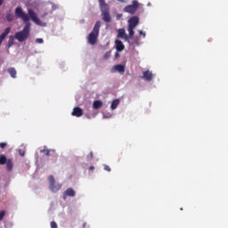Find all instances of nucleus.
<instances>
[{"label": "nucleus", "mask_w": 228, "mask_h": 228, "mask_svg": "<svg viewBox=\"0 0 228 228\" xmlns=\"http://www.w3.org/2000/svg\"><path fill=\"white\" fill-rule=\"evenodd\" d=\"M15 15L22 19V20L25 22L23 29L15 33V38L19 42H24L27 40V38H28L30 35L31 22H29V17L28 13H25L20 6H17V8H15Z\"/></svg>", "instance_id": "f257e3e1"}, {"label": "nucleus", "mask_w": 228, "mask_h": 228, "mask_svg": "<svg viewBox=\"0 0 228 228\" xmlns=\"http://www.w3.org/2000/svg\"><path fill=\"white\" fill-rule=\"evenodd\" d=\"M100 28H101V22L100 20H97L96 23L94 24V28H93V30L87 36V42L92 45H94L95 44H97L98 37L100 34Z\"/></svg>", "instance_id": "f03ea898"}, {"label": "nucleus", "mask_w": 228, "mask_h": 228, "mask_svg": "<svg viewBox=\"0 0 228 228\" xmlns=\"http://www.w3.org/2000/svg\"><path fill=\"white\" fill-rule=\"evenodd\" d=\"M139 8V1L134 0L133 1L132 4H128L127 6H125L124 11L127 13H135V12Z\"/></svg>", "instance_id": "7ed1b4c3"}, {"label": "nucleus", "mask_w": 228, "mask_h": 228, "mask_svg": "<svg viewBox=\"0 0 228 228\" xmlns=\"http://www.w3.org/2000/svg\"><path fill=\"white\" fill-rule=\"evenodd\" d=\"M49 182H50L49 188L52 191H58L59 190H61V184H60V183L56 184V181L53 175H49Z\"/></svg>", "instance_id": "20e7f679"}, {"label": "nucleus", "mask_w": 228, "mask_h": 228, "mask_svg": "<svg viewBox=\"0 0 228 228\" xmlns=\"http://www.w3.org/2000/svg\"><path fill=\"white\" fill-rule=\"evenodd\" d=\"M28 15H29L30 19H31L36 24L41 26L42 22H41L40 19H38V17H37L36 12H34V10H32L31 8H29V9L28 10Z\"/></svg>", "instance_id": "39448f33"}, {"label": "nucleus", "mask_w": 228, "mask_h": 228, "mask_svg": "<svg viewBox=\"0 0 228 228\" xmlns=\"http://www.w3.org/2000/svg\"><path fill=\"white\" fill-rule=\"evenodd\" d=\"M118 38H124L125 40H128V35H126V29L124 28L118 29Z\"/></svg>", "instance_id": "423d86ee"}, {"label": "nucleus", "mask_w": 228, "mask_h": 228, "mask_svg": "<svg viewBox=\"0 0 228 228\" xmlns=\"http://www.w3.org/2000/svg\"><path fill=\"white\" fill-rule=\"evenodd\" d=\"M142 77L146 81H151L153 79V74H152V72H151V70H144L142 72Z\"/></svg>", "instance_id": "0eeeda50"}, {"label": "nucleus", "mask_w": 228, "mask_h": 228, "mask_svg": "<svg viewBox=\"0 0 228 228\" xmlns=\"http://www.w3.org/2000/svg\"><path fill=\"white\" fill-rule=\"evenodd\" d=\"M128 22H131L133 31H134L136 26L139 24V17H131Z\"/></svg>", "instance_id": "6e6552de"}, {"label": "nucleus", "mask_w": 228, "mask_h": 228, "mask_svg": "<svg viewBox=\"0 0 228 228\" xmlns=\"http://www.w3.org/2000/svg\"><path fill=\"white\" fill-rule=\"evenodd\" d=\"M67 195L75 197L76 191L74 188H67V190L63 192V199H66Z\"/></svg>", "instance_id": "1a4fd4ad"}, {"label": "nucleus", "mask_w": 228, "mask_h": 228, "mask_svg": "<svg viewBox=\"0 0 228 228\" xmlns=\"http://www.w3.org/2000/svg\"><path fill=\"white\" fill-rule=\"evenodd\" d=\"M116 44V50L119 53L121 51H124L125 45L122 42V40H118V38L115 41Z\"/></svg>", "instance_id": "9d476101"}, {"label": "nucleus", "mask_w": 228, "mask_h": 228, "mask_svg": "<svg viewBox=\"0 0 228 228\" xmlns=\"http://www.w3.org/2000/svg\"><path fill=\"white\" fill-rule=\"evenodd\" d=\"M72 115L75 117H82L83 115L82 108H79V106H76L72 111Z\"/></svg>", "instance_id": "9b49d317"}, {"label": "nucleus", "mask_w": 228, "mask_h": 228, "mask_svg": "<svg viewBox=\"0 0 228 228\" xmlns=\"http://www.w3.org/2000/svg\"><path fill=\"white\" fill-rule=\"evenodd\" d=\"M10 31H11V28H6L4 31V33H2L0 35V45L3 42V40H4V38H6V37L10 34Z\"/></svg>", "instance_id": "f8f14e48"}, {"label": "nucleus", "mask_w": 228, "mask_h": 228, "mask_svg": "<svg viewBox=\"0 0 228 228\" xmlns=\"http://www.w3.org/2000/svg\"><path fill=\"white\" fill-rule=\"evenodd\" d=\"M103 20L105 22H111V17H110V6L109 5H108L107 10L105 12Z\"/></svg>", "instance_id": "ddd939ff"}, {"label": "nucleus", "mask_w": 228, "mask_h": 228, "mask_svg": "<svg viewBox=\"0 0 228 228\" xmlns=\"http://www.w3.org/2000/svg\"><path fill=\"white\" fill-rule=\"evenodd\" d=\"M102 106H103L102 101L96 100V101H94L93 102V108H94V110H99L100 108H102Z\"/></svg>", "instance_id": "4468645a"}, {"label": "nucleus", "mask_w": 228, "mask_h": 228, "mask_svg": "<svg viewBox=\"0 0 228 228\" xmlns=\"http://www.w3.org/2000/svg\"><path fill=\"white\" fill-rule=\"evenodd\" d=\"M113 69L114 70H118V72H122V73H124L126 70L125 65H122V64L114 65Z\"/></svg>", "instance_id": "2eb2a0df"}, {"label": "nucleus", "mask_w": 228, "mask_h": 228, "mask_svg": "<svg viewBox=\"0 0 228 228\" xmlns=\"http://www.w3.org/2000/svg\"><path fill=\"white\" fill-rule=\"evenodd\" d=\"M6 167L8 170H12L13 168V161L12 158L6 159Z\"/></svg>", "instance_id": "dca6fc26"}, {"label": "nucleus", "mask_w": 228, "mask_h": 228, "mask_svg": "<svg viewBox=\"0 0 228 228\" xmlns=\"http://www.w3.org/2000/svg\"><path fill=\"white\" fill-rule=\"evenodd\" d=\"M8 72L11 75L12 77H16L17 70L14 67H10V69H8Z\"/></svg>", "instance_id": "f3484780"}, {"label": "nucleus", "mask_w": 228, "mask_h": 228, "mask_svg": "<svg viewBox=\"0 0 228 228\" xmlns=\"http://www.w3.org/2000/svg\"><path fill=\"white\" fill-rule=\"evenodd\" d=\"M108 6L109 4H107V3L105 2V0H103V6H102V17L104 20V17H105V14H106V11L108 9Z\"/></svg>", "instance_id": "a211bd4d"}, {"label": "nucleus", "mask_w": 228, "mask_h": 228, "mask_svg": "<svg viewBox=\"0 0 228 228\" xmlns=\"http://www.w3.org/2000/svg\"><path fill=\"white\" fill-rule=\"evenodd\" d=\"M120 101L119 99H114V101H112V103L110 104V108L112 110H116L119 104Z\"/></svg>", "instance_id": "6ab92c4d"}, {"label": "nucleus", "mask_w": 228, "mask_h": 228, "mask_svg": "<svg viewBox=\"0 0 228 228\" xmlns=\"http://www.w3.org/2000/svg\"><path fill=\"white\" fill-rule=\"evenodd\" d=\"M127 31L129 33V37H133V35H134V31L133 29L132 22H128Z\"/></svg>", "instance_id": "aec40b11"}, {"label": "nucleus", "mask_w": 228, "mask_h": 228, "mask_svg": "<svg viewBox=\"0 0 228 228\" xmlns=\"http://www.w3.org/2000/svg\"><path fill=\"white\" fill-rule=\"evenodd\" d=\"M7 163V158L4 154H0V165H5Z\"/></svg>", "instance_id": "412c9836"}, {"label": "nucleus", "mask_w": 228, "mask_h": 228, "mask_svg": "<svg viewBox=\"0 0 228 228\" xmlns=\"http://www.w3.org/2000/svg\"><path fill=\"white\" fill-rule=\"evenodd\" d=\"M14 44V37L13 35H11L8 40V47H12Z\"/></svg>", "instance_id": "4be33fe9"}, {"label": "nucleus", "mask_w": 228, "mask_h": 228, "mask_svg": "<svg viewBox=\"0 0 228 228\" xmlns=\"http://www.w3.org/2000/svg\"><path fill=\"white\" fill-rule=\"evenodd\" d=\"M40 152H44L46 156H50L51 151L45 145L44 149H41Z\"/></svg>", "instance_id": "5701e85b"}, {"label": "nucleus", "mask_w": 228, "mask_h": 228, "mask_svg": "<svg viewBox=\"0 0 228 228\" xmlns=\"http://www.w3.org/2000/svg\"><path fill=\"white\" fill-rule=\"evenodd\" d=\"M6 19H7V20H8L9 22H11L12 20H13V17H12V15H11V13H8V14L6 15Z\"/></svg>", "instance_id": "b1692460"}, {"label": "nucleus", "mask_w": 228, "mask_h": 228, "mask_svg": "<svg viewBox=\"0 0 228 228\" xmlns=\"http://www.w3.org/2000/svg\"><path fill=\"white\" fill-rule=\"evenodd\" d=\"M110 56H111L110 51H107V53H105V54H104L105 60H108V58H110Z\"/></svg>", "instance_id": "393cba45"}, {"label": "nucleus", "mask_w": 228, "mask_h": 228, "mask_svg": "<svg viewBox=\"0 0 228 228\" xmlns=\"http://www.w3.org/2000/svg\"><path fill=\"white\" fill-rule=\"evenodd\" d=\"M7 145H8V143L6 142H0V148H2V149H4Z\"/></svg>", "instance_id": "a878e982"}, {"label": "nucleus", "mask_w": 228, "mask_h": 228, "mask_svg": "<svg viewBox=\"0 0 228 228\" xmlns=\"http://www.w3.org/2000/svg\"><path fill=\"white\" fill-rule=\"evenodd\" d=\"M5 211L4 209H3L2 211H0V220H3V218H4V215H5Z\"/></svg>", "instance_id": "bb28decb"}, {"label": "nucleus", "mask_w": 228, "mask_h": 228, "mask_svg": "<svg viewBox=\"0 0 228 228\" xmlns=\"http://www.w3.org/2000/svg\"><path fill=\"white\" fill-rule=\"evenodd\" d=\"M51 227H52V228H58L57 223H55V221H52V223H51Z\"/></svg>", "instance_id": "cd10ccee"}, {"label": "nucleus", "mask_w": 228, "mask_h": 228, "mask_svg": "<svg viewBox=\"0 0 228 228\" xmlns=\"http://www.w3.org/2000/svg\"><path fill=\"white\" fill-rule=\"evenodd\" d=\"M37 44H44V38H36Z\"/></svg>", "instance_id": "c85d7f7f"}, {"label": "nucleus", "mask_w": 228, "mask_h": 228, "mask_svg": "<svg viewBox=\"0 0 228 228\" xmlns=\"http://www.w3.org/2000/svg\"><path fill=\"white\" fill-rule=\"evenodd\" d=\"M104 169L107 170V172H111L110 165H104Z\"/></svg>", "instance_id": "c756f323"}, {"label": "nucleus", "mask_w": 228, "mask_h": 228, "mask_svg": "<svg viewBox=\"0 0 228 228\" xmlns=\"http://www.w3.org/2000/svg\"><path fill=\"white\" fill-rule=\"evenodd\" d=\"M93 158H94V152H93V151H91V152L87 156V159H93Z\"/></svg>", "instance_id": "7c9ffc66"}, {"label": "nucleus", "mask_w": 228, "mask_h": 228, "mask_svg": "<svg viewBox=\"0 0 228 228\" xmlns=\"http://www.w3.org/2000/svg\"><path fill=\"white\" fill-rule=\"evenodd\" d=\"M139 35H142L143 38L146 37V33L144 31H139Z\"/></svg>", "instance_id": "2f4dec72"}, {"label": "nucleus", "mask_w": 228, "mask_h": 228, "mask_svg": "<svg viewBox=\"0 0 228 228\" xmlns=\"http://www.w3.org/2000/svg\"><path fill=\"white\" fill-rule=\"evenodd\" d=\"M20 154H21V156H24L25 152H24V151H20Z\"/></svg>", "instance_id": "473e14b6"}, {"label": "nucleus", "mask_w": 228, "mask_h": 228, "mask_svg": "<svg viewBox=\"0 0 228 228\" xmlns=\"http://www.w3.org/2000/svg\"><path fill=\"white\" fill-rule=\"evenodd\" d=\"M94 166L89 167V169H90V170H94Z\"/></svg>", "instance_id": "72a5a7b5"}, {"label": "nucleus", "mask_w": 228, "mask_h": 228, "mask_svg": "<svg viewBox=\"0 0 228 228\" xmlns=\"http://www.w3.org/2000/svg\"><path fill=\"white\" fill-rule=\"evenodd\" d=\"M118 55H119V52L117 51V53H116V57L118 56Z\"/></svg>", "instance_id": "f704fd0d"}, {"label": "nucleus", "mask_w": 228, "mask_h": 228, "mask_svg": "<svg viewBox=\"0 0 228 228\" xmlns=\"http://www.w3.org/2000/svg\"><path fill=\"white\" fill-rule=\"evenodd\" d=\"M86 223H85V224H83V227H86Z\"/></svg>", "instance_id": "c9c22d12"}]
</instances>
